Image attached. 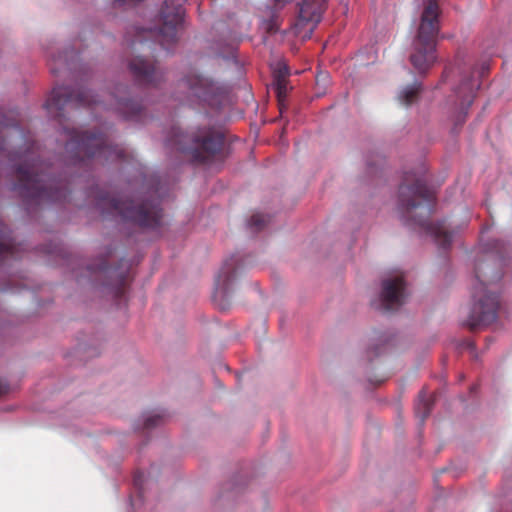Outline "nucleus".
I'll use <instances>...</instances> for the list:
<instances>
[{
	"label": "nucleus",
	"instance_id": "bb28decb",
	"mask_svg": "<svg viewBox=\"0 0 512 512\" xmlns=\"http://www.w3.org/2000/svg\"><path fill=\"white\" fill-rule=\"evenodd\" d=\"M266 30L268 33H274L276 31L275 25L272 22L266 24Z\"/></svg>",
	"mask_w": 512,
	"mask_h": 512
},
{
	"label": "nucleus",
	"instance_id": "1a4fd4ad",
	"mask_svg": "<svg viewBox=\"0 0 512 512\" xmlns=\"http://www.w3.org/2000/svg\"><path fill=\"white\" fill-rule=\"evenodd\" d=\"M184 9L181 5L169 7L168 1H165L161 9V26L158 29L157 37L164 48L174 44L178 40V30L183 22Z\"/></svg>",
	"mask_w": 512,
	"mask_h": 512
},
{
	"label": "nucleus",
	"instance_id": "2eb2a0df",
	"mask_svg": "<svg viewBox=\"0 0 512 512\" xmlns=\"http://www.w3.org/2000/svg\"><path fill=\"white\" fill-rule=\"evenodd\" d=\"M476 86L470 77L463 78L460 86L456 90V94L461 98L462 109L464 110V116L457 120L456 125H462L465 121L468 108L472 105L475 97Z\"/></svg>",
	"mask_w": 512,
	"mask_h": 512
},
{
	"label": "nucleus",
	"instance_id": "4be33fe9",
	"mask_svg": "<svg viewBox=\"0 0 512 512\" xmlns=\"http://www.w3.org/2000/svg\"><path fill=\"white\" fill-rule=\"evenodd\" d=\"M162 420H163V418L160 415L149 416L144 421V428L151 429V428L159 425L162 422Z\"/></svg>",
	"mask_w": 512,
	"mask_h": 512
},
{
	"label": "nucleus",
	"instance_id": "aec40b11",
	"mask_svg": "<svg viewBox=\"0 0 512 512\" xmlns=\"http://www.w3.org/2000/svg\"><path fill=\"white\" fill-rule=\"evenodd\" d=\"M273 86L279 101H282L288 91V80H273Z\"/></svg>",
	"mask_w": 512,
	"mask_h": 512
},
{
	"label": "nucleus",
	"instance_id": "412c9836",
	"mask_svg": "<svg viewBox=\"0 0 512 512\" xmlns=\"http://www.w3.org/2000/svg\"><path fill=\"white\" fill-rule=\"evenodd\" d=\"M288 76H289L288 67L283 63H279L277 68L274 71L273 80H287Z\"/></svg>",
	"mask_w": 512,
	"mask_h": 512
},
{
	"label": "nucleus",
	"instance_id": "9d476101",
	"mask_svg": "<svg viewBox=\"0 0 512 512\" xmlns=\"http://www.w3.org/2000/svg\"><path fill=\"white\" fill-rule=\"evenodd\" d=\"M241 266V261L238 256H231L225 260L221 267L216 280L215 292L213 294V301L221 309L225 310L229 306L228 303H222L224 298L228 295L232 284L234 283L237 271Z\"/></svg>",
	"mask_w": 512,
	"mask_h": 512
},
{
	"label": "nucleus",
	"instance_id": "0eeeda50",
	"mask_svg": "<svg viewBox=\"0 0 512 512\" xmlns=\"http://www.w3.org/2000/svg\"><path fill=\"white\" fill-rule=\"evenodd\" d=\"M440 7L437 0H428L421 14L414 52L410 61L418 73L426 72L435 61V47L439 33Z\"/></svg>",
	"mask_w": 512,
	"mask_h": 512
},
{
	"label": "nucleus",
	"instance_id": "5701e85b",
	"mask_svg": "<svg viewBox=\"0 0 512 512\" xmlns=\"http://www.w3.org/2000/svg\"><path fill=\"white\" fill-rule=\"evenodd\" d=\"M7 392H8L7 384L0 380V396L6 394Z\"/></svg>",
	"mask_w": 512,
	"mask_h": 512
},
{
	"label": "nucleus",
	"instance_id": "9b49d317",
	"mask_svg": "<svg viewBox=\"0 0 512 512\" xmlns=\"http://www.w3.org/2000/svg\"><path fill=\"white\" fill-rule=\"evenodd\" d=\"M112 108L126 120L141 121L144 118V106L136 99L131 98L126 85H117L113 94Z\"/></svg>",
	"mask_w": 512,
	"mask_h": 512
},
{
	"label": "nucleus",
	"instance_id": "7ed1b4c3",
	"mask_svg": "<svg viewBox=\"0 0 512 512\" xmlns=\"http://www.w3.org/2000/svg\"><path fill=\"white\" fill-rule=\"evenodd\" d=\"M399 209L402 218L410 225H415L431 235L435 242L446 249L453 238L445 221L430 222L429 218L435 205V195L425 179L414 172H405L399 186Z\"/></svg>",
	"mask_w": 512,
	"mask_h": 512
},
{
	"label": "nucleus",
	"instance_id": "ddd939ff",
	"mask_svg": "<svg viewBox=\"0 0 512 512\" xmlns=\"http://www.w3.org/2000/svg\"><path fill=\"white\" fill-rule=\"evenodd\" d=\"M129 69L135 80L146 86H156L164 79V72L155 62L137 56L129 63Z\"/></svg>",
	"mask_w": 512,
	"mask_h": 512
},
{
	"label": "nucleus",
	"instance_id": "f3484780",
	"mask_svg": "<svg viewBox=\"0 0 512 512\" xmlns=\"http://www.w3.org/2000/svg\"><path fill=\"white\" fill-rule=\"evenodd\" d=\"M422 90V86L419 83L407 86L402 89L398 95V99L401 104L410 106L418 100L419 94Z\"/></svg>",
	"mask_w": 512,
	"mask_h": 512
},
{
	"label": "nucleus",
	"instance_id": "4468645a",
	"mask_svg": "<svg viewBox=\"0 0 512 512\" xmlns=\"http://www.w3.org/2000/svg\"><path fill=\"white\" fill-rule=\"evenodd\" d=\"M326 0H303L300 4L299 15L295 24V29L300 30L308 28L312 33L316 25L320 22L324 11Z\"/></svg>",
	"mask_w": 512,
	"mask_h": 512
},
{
	"label": "nucleus",
	"instance_id": "6e6552de",
	"mask_svg": "<svg viewBox=\"0 0 512 512\" xmlns=\"http://www.w3.org/2000/svg\"><path fill=\"white\" fill-rule=\"evenodd\" d=\"M178 86L184 94L180 100L190 104L199 103L216 107L222 104L227 95L224 87L195 73L186 75Z\"/></svg>",
	"mask_w": 512,
	"mask_h": 512
},
{
	"label": "nucleus",
	"instance_id": "423d86ee",
	"mask_svg": "<svg viewBox=\"0 0 512 512\" xmlns=\"http://www.w3.org/2000/svg\"><path fill=\"white\" fill-rule=\"evenodd\" d=\"M167 146L187 155L194 163L206 164L220 156L224 135L211 126L198 127L189 134L174 127Z\"/></svg>",
	"mask_w": 512,
	"mask_h": 512
},
{
	"label": "nucleus",
	"instance_id": "20e7f679",
	"mask_svg": "<svg viewBox=\"0 0 512 512\" xmlns=\"http://www.w3.org/2000/svg\"><path fill=\"white\" fill-rule=\"evenodd\" d=\"M502 274L495 271L489 261H481L475 266V281L472 289V306L465 324L475 330L492 324L498 315L499 296L490 286L499 281Z\"/></svg>",
	"mask_w": 512,
	"mask_h": 512
},
{
	"label": "nucleus",
	"instance_id": "6ab92c4d",
	"mask_svg": "<svg viewBox=\"0 0 512 512\" xmlns=\"http://www.w3.org/2000/svg\"><path fill=\"white\" fill-rule=\"evenodd\" d=\"M53 62L55 66H51V71L53 73H58L62 66H69V55L68 52H64L59 54L57 57H53Z\"/></svg>",
	"mask_w": 512,
	"mask_h": 512
},
{
	"label": "nucleus",
	"instance_id": "a211bd4d",
	"mask_svg": "<svg viewBox=\"0 0 512 512\" xmlns=\"http://www.w3.org/2000/svg\"><path fill=\"white\" fill-rule=\"evenodd\" d=\"M270 221L267 215L256 213L253 214L249 220V226L256 232L262 230Z\"/></svg>",
	"mask_w": 512,
	"mask_h": 512
},
{
	"label": "nucleus",
	"instance_id": "b1692460",
	"mask_svg": "<svg viewBox=\"0 0 512 512\" xmlns=\"http://www.w3.org/2000/svg\"><path fill=\"white\" fill-rule=\"evenodd\" d=\"M108 269H109L108 262L106 260L101 261V263L98 267V270L106 272V271H108Z\"/></svg>",
	"mask_w": 512,
	"mask_h": 512
},
{
	"label": "nucleus",
	"instance_id": "dca6fc26",
	"mask_svg": "<svg viewBox=\"0 0 512 512\" xmlns=\"http://www.w3.org/2000/svg\"><path fill=\"white\" fill-rule=\"evenodd\" d=\"M435 398L430 395L426 389H422L419 393L418 401L415 405L416 416L420 419L421 424L429 417Z\"/></svg>",
	"mask_w": 512,
	"mask_h": 512
},
{
	"label": "nucleus",
	"instance_id": "f03ea898",
	"mask_svg": "<svg viewBox=\"0 0 512 512\" xmlns=\"http://www.w3.org/2000/svg\"><path fill=\"white\" fill-rule=\"evenodd\" d=\"M14 135L22 138L19 126L13 125L10 131L9 124L0 120V164L8 160L16 166L17 181L13 185V190L27 206L66 201L70 194L69 182L66 179L51 177L46 172L48 165L39 159V146L34 141L27 139L24 150H6V140H12Z\"/></svg>",
	"mask_w": 512,
	"mask_h": 512
},
{
	"label": "nucleus",
	"instance_id": "39448f33",
	"mask_svg": "<svg viewBox=\"0 0 512 512\" xmlns=\"http://www.w3.org/2000/svg\"><path fill=\"white\" fill-rule=\"evenodd\" d=\"M95 198L103 214L119 216L143 229L156 231L163 226V211L156 199L123 200L102 191Z\"/></svg>",
	"mask_w": 512,
	"mask_h": 512
},
{
	"label": "nucleus",
	"instance_id": "f257e3e1",
	"mask_svg": "<svg viewBox=\"0 0 512 512\" xmlns=\"http://www.w3.org/2000/svg\"><path fill=\"white\" fill-rule=\"evenodd\" d=\"M100 104L90 91H76L66 86L55 87L45 102L44 106L48 114L57 119L62 126L65 140L64 160L69 166L85 168L93 162L104 164L127 159L126 150L119 146H112L105 134L79 131L64 125L67 110Z\"/></svg>",
	"mask_w": 512,
	"mask_h": 512
},
{
	"label": "nucleus",
	"instance_id": "393cba45",
	"mask_svg": "<svg viewBox=\"0 0 512 512\" xmlns=\"http://www.w3.org/2000/svg\"><path fill=\"white\" fill-rule=\"evenodd\" d=\"M289 1L290 0H274V6L276 8H281V7H283Z\"/></svg>",
	"mask_w": 512,
	"mask_h": 512
},
{
	"label": "nucleus",
	"instance_id": "a878e982",
	"mask_svg": "<svg viewBox=\"0 0 512 512\" xmlns=\"http://www.w3.org/2000/svg\"><path fill=\"white\" fill-rule=\"evenodd\" d=\"M125 277L124 276H121V279H120V286L118 287L117 289V294H120L123 292V289H124V285H125Z\"/></svg>",
	"mask_w": 512,
	"mask_h": 512
},
{
	"label": "nucleus",
	"instance_id": "cd10ccee",
	"mask_svg": "<svg viewBox=\"0 0 512 512\" xmlns=\"http://www.w3.org/2000/svg\"><path fill=\"white\" fill-rule=\"evenodd\" d=\"M379 354H380V352H378V351H374V356H377V355H379Z\"/></svg>",
	"mask_w": 512,
	"mask_h": 512
},
{
	"label": "nucleus",
	"instance_id": "f8f14e48",
	"mask_svg": "<svg viewBox=\"0 0 512 512\" xmlns=\"http://www.w3.org/2000/svg\"><path fill=\"white\" fill-rule=\"evenodd\" d=\"M405 281L403 275H396L382 281L379 308L385 312L397 310L405 302Z\"/></svg>",
	"mask_w": 512,
	"mask_h": 512
}]
</instances>
